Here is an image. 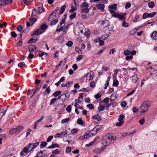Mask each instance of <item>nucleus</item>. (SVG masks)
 <instances>
[{"instance_id": "9d476101", "label": "nucleus", "mask_w": 157, "mask_h": 157, "mask_svg": "<svg viewBox=\"0 0 157 157\" xmlns=\"http://www.w3.org/2000/svg\"><path fill=\"white\" fill-rule=\"evenodd\" d=\"M96 6L98 9L100 10H101V12H103L104 11L105 6L104 4H98L96 5Z\"/></svg>"}, {"instance_id": "7c9ffc66", "label": "nucleus", "mask_w": 157, "mask_h": 157, "mask_svg": "<svg viewBox=\"0 0 157 157\" xmlns=\"http://www.w3.org/2000/svg\"><path fill=\"white\" fill-rule=\"evenodd\" d=\"M86 77L87 78V80L88 79L89 81L93 79V77L91 73H88L86 74Z\"/></svg>"}, {"instance_id": "6e6552de", "label": "nucleus", "mask_w": 157, "mask_h": 157, "mask_svg": "<svg viewBox=\"0 0 157 157\" xmlns=\"http://www.w3.org/2000/svg\"><path fill=\"white\" fill-rule=\"evenodd\" d=\"M47 152L45 150L40 151L37 153V157H43L47 155Z\"/></svg>"}, {"instance_id": "69168bd1", "label": "nucleus", "mask_w": 157, "mask_h": 157, "mask_svg": "<svg viewBox=\"0 0 157 157\" xmlns=\"http://www.w3.org/2000/svg\"><path fill=\"white\" fill-rule=\"evenodd\" d=\"M130 54V51L127 49H126L124 51V54L126 56H128Z\"/></svg>"}, {"instance_id": "412c9836", "label": "nucleus", "mask_w": 157, "mask_h": 157, "mask_svg": "<svg viewBox=\"0 0 157 157\" xmlns=\"http://www.w3.org/2000/svg\"><path fill=\"white\" fill-rule=\"evenodd\" d=\"M66 8V6L65 5H63L60 8L59 10V13L60 14H62L64 11H65V9Z\"/></svg>"}, {"instance_id": "37998d69", "label": "nucleus", "mask_w": 157, "mask_h": 157, "mask_svg": "<svg viewBox=\"0 0 157 157\" xmlns=\"http://www.w3.org/2000/svg\"><path fill=\"white\" fill-rule=\"evenodd\" d=\"M108 37V35L106 34H104L102 35L101 37H100L103 40H105Z\"/></svg>"}, {"instance_id": "423d86ee", "label": "nucleus", "mask_w": 157, "mask_h": 157, "mask_svg": "<svg viewBox=\"0 0 157 157\" xmlns=\"http://www.w3.org/2000/svg\"><path fill=\"white\" fill-rule=\"evenodd\" d=\"M29 49L30 52H36L38 50L37 48L33 45H30L29 46Z\"/></svg>"}, {"instance_id": "c9c22d12", "label": "nucleus", "mask_w": 157, "mask_h": 157, "mask_svg": "<svg viewBox=\"0 0 157 157\" xmlns=\"http://www.w3.org/2000/svg\"><path fill=\"white\" fill-rule=\"evenodd\" d=\"M136 32V28L131 29L129 33V34L131 35H132L135 34Z\"/></svg>"}, {"instance_id": "09e8293b", "label": "nucleus", "mask_w": 157, "mask_h": 157, "mask_svg": "<svg viewBox=\"0 0 157 157\" xmlns=\"http://www.w3.org/2000/svg\"><path fill=\"white\" fill-rule=\"evenodd\" d=\"M71 9L69 10V12L70 13H73L77 10V8H75L73 6H71Z\"/></svg>"}, {"instance_id": "052dcab7", "label": "nucleus", "mask_w": 157, "mask_h": 157, "mask_svg": "<svg viewBox=\"0 0 157 157\" xmlns=\"http://www.w3.org/2000/svg\"><path fill=\"white\" fill-rule=\"evenodd\" d=\"M89 90V88H82L81 89H80L79 91L81 92H88Z\"/></svg>"}, {"instance_id": "cd10ccee", "label": "nucleus", "mask_w": 157, "mask_h": 157, "mask_svg": "<svg viewBox=\"0 0 157 157\" xmlns=\"http://www.w3.org/2000/svg\"><path fill=\"white\" fill-rule=\"evenodd\" d=\"M37 39L31 38L30 40L28 41V44H32L35 43L37 41Z\"/></svg>"}, {"instance_id": "e2e57ef3", "label": "nucleus", "mask_w": 157, "mask_h": 157, "mask_svg": "<svg viewBox=\"0 0 157 157\" xmlns=\"http://www.w3.org/2000/svg\"><path fill=\"white\" fill-rule=\"evenodd\" d=\"M60 152V151L58 149H56L55 150H54L52 153L54 154H59Z\"/></svg>"}, {"instance_id": "774afa93", "label": "nucleus", "mask_w": 157, "mask_h": 157, "mask_svg": "<svg viewBox=\"0 0 157 157\" xmlns=\"http://www.w3.org/2000/svg\"><path fill=\"white\" fill-rule=\"evenodd\" d=\"M145 122L144 118L143 117L139 121V123L141 125H143Z\"/></svg>"}, {"instance_id": "ddd939ff", "label": "nucleus", "mask_w": 157, "mask_h": 157, "mask_svg": "<svg viewBox=\"0 0 157 157\" xmlns=\"http://www.w3.org/2000/svg\"><path fill=\"white\" fill-rule=\"evenodd\" d=\"M72 83V81H68L66 84H62L61 86L62 87H70Z\"/></svg>"}, {"instance_id": "864d4df0", "label": "nucleus", "mask_w": 157, "mask_h": 157, "mask_svg": "<svg viewBox=\"0 0 157 157\" xmlns=\"http://www.w3.org/2000/svg\"><path fill=\"white\" fill-rule=\"evenodd\" d=\"M73 43L71 41H68L66 43V45L69 47H71L73 45Z\"/></svg>"}, {"instance_id": "f257e3e1", "label": "nucleus", "mask_w": 157, "mask_h": 157, "mask_svg": "<svg viewBox=\"0 0 157 157\" xmlns=\"http://www.w3.org/2000/svg\"><path fill=\"white\" fill-rule=\"evenodd\" d=\"M150 105L149 101H145L142 104L139 109L141 113H143L147 111Z\"/></svg>"}, {"instance_id": "39448f33", "label": "nucleus", "mask_w": 157, "mask_h": 157, "mask_svg": "<svg viewBox=\"0 0 157 157\" xmlns=\"http://www.w3.org/2000/svg\"><path fill=\"white\" fill-rule=\"evenodd\" d=\"M156 12H154L151 13H144L143 16V19H145L147 17H153L156 14Z\"/></svg>"}, {"instance_id": "680f3d73", "label": "nucleus", "mask_w": 157, "mask_h": 157, "mask_svg": "<svg viewBox=\"0 0 157 157\" xmlns=\"http://www.w3.org/2000/svg\"><path fill=\"white\" fill-rule=\"evenodd\" d=\"M66 110L68 112L70 113L71 111V105H68L66 108Z\"/></svg>"}, {"instance_id": "338daca9", "label": "nucleus", "mask_w": 157, "mask_h": 157, "mask_svg": "<svg viewBox=\"0 0 157 157\" xmlns=\"http://www.w3.org/2000/svg\"><path fill=\"white\" fill-rule=\"evenodd\" d=\"M83 57V56L82 55H79L77 57L76 60L78 61H79Z\"/></svg>"}, {"instance_id": "4be33fe9", "label": "nucleus", "mask_w": 157, "mask_h": 157, "mask_svg": "<svg viewBox=\"0 0 157 157\" xmlns=\"http://www.w3.org/2000/svg\"><path fill=\"white\" fill-rule=\"evenodd\" d=\"M67 58H64L63 61H61L60 62V63L58 65V66L59 67L60 66H62V67H63L64 65L67 60Z\"/></svg>"}, {"instance_id": "72a5a7b5", "label": "nucleus", "mask_w": 157, "mask_h": 157, "mask_svg": "<svg viewBox=\"0 0 157 157\" xmlns=\"http://www.w3.org/2000/svg\"><path fill=\"white\" fill-rule=\"evenodd\" d=\"M117 5L116 4H113V5H109V8L110 9H113L116 10L117 8Z\"/></svg>"}, {"instance_id": "c756f323", "label": "nucleus", "mask_w": 157, "mask_h": 157, "mask_svg": "<svg viewBox=\"0 0 157 157\" xmlns=\"http://www.w3.org/2000/svg\"><path fill=\"white\" fill-rule=\"evenodd\" d=\"M29 21L32 23L31 26H32L33 24L37 21V19L36 18H31L29 19Z\"/></svg>"}, {"instance_id": "3c124183", "label": "nucleus", "mask_w": 157, "mask_h": 157, "mask_svg": "<svg viewBox=\"0 0 157 157\" xmlns=\"http://www.w3.org/2000/svg\"><path fill=\"white\" fill-rule=\"evenodd\" d=\"M75 50L79 54H81L82 53V51L79 47H76L75 48Z\"/></svg>"}, {"instance_id": "20e7f679", "label": "nucleus", "mask_w": 157, "mask_h": 157, "mask_svg": "<svg viewBox=\"0 0 157 157\" xmlns=\"http://www.w3.org/2000/svg\"><path fill=\"white\" fill-rule=\"evenodd\" d=\"M39 142H36L33 144L29 143L28 144L27 147L29 149V151L33 150L35 148H36L39 145Z\"/></svg>"}, {"instance_id": "de8ad7c7", "label": "nucleus", "mask_w": 157, "mask_h": 157, "mask_svg": "<svg viewBox=\"0 0 157 157\" xmlns=\"http://www.w3.org/2000/svg\"><path fill=\"white\" fill-rule=\"evenodd\" d=\"M124 118V116L123 114H121L120 115L118 120L119 121H124L123 120Z\"/></svg>"}, {"instance_id": "0eeeda50", "label": "nucleus", "mask_w": 157, "mask_h": 157, "mask_svg": "<svg viewBox=\"0 0 157 157\" xmlns=\"http://www.w3.org/2000/svg\"><path fill=\"white\" fill-rule=\"evenodd\" d=\"M44 32V31H41L40 29H38L34 31L33 33H32L31 35L32 36H38L43 33Z\"/></svg>"}, {"instance_id": "4468645a", "label": "nucleus", "mask_w": 157, "mask_h": 157, "mask_svg": "<svg viewBox=\"0 0 157 157\" xmlns=\"http://www.w3.org/2000/svg\"><path fill=\"white\" fill-rule=\"evenodd\" d=\"M102 25L105 28L109 27V21L106 20L103 21L102 22Z\"/></svg>"}, {"instance_id": "1a4fd4ad", "label": "nucleus", "mask_w": 157, "mask_h": 157, "mask_svg": "<svg viewBox=\"0 0 157 157\" xmlns=\"http://www.w3.org/2000/svg\"><path fill=\"white\" fill-rule=\"evenodd\" d=\"M130 79L132 83H136L138 80L137 75L135 73L133 76L130 77Z\"/></svg>"}, {"instance_id": "f8f14e48", "label": "nucleus", "mask_w": 157, "mask_h": 157, "mask_svg": "<svg viewBox=\"0 0 157 157\" xmlns=\"http://www.w3.org/2000/svg\"><path fill=\"white\" fill-rule=\"evenodd\" d=\"M33 0H21L22 4H25L26 5L30 4L33 2Z\"/></svg>"}, {"instance_id": "4c0bfd02", "label": "nucleus", "mask_w": 157, "mask_h": 157, "mask_svg": "<svg viewBox=\"0 0 157 157\" xmlns=\"http://www.w3.org/2000/svg\"><path fill=\"white\" fill-rule=\"evenodd\" d=\"M47 144V143L45 141H43L41 142L40 145V148H42L44 147H45Z\"/></svg>"}, {"instance_id": "9b49d317", "label": "nucleus", "mask_w": 157, "mask_h": 157, "mask_svg": "<svg viewBox=\"0 0 157 157\" xmlns=\"http://www.w3.org/2000/svg\"><path fill=\"white\" fill-rule=\"evenodd\" d=\"M151 75L153 78L157 81V71L154 70L151 73Z\"/></svg>"}, {"instance_id": "5fc2aeb1", "label": "nucleus", "mask_w": 157, "mask_h": 157, "mask_svg": "<svg viewBox=\"0 0 157 157\" xmlns=\"http://www.w3.org/2000/svg\"><path fill=\"white\" fill-rule=\"evenodd\" d=\"M122 26L125 27H128V24L124 21L122 24Z\"/></svg>"}, {"instance_id": "49530a36", "label": "nucleus", "mask_w": 157, "mask_h": 157, "mask_svg": "<svg viewBox=\"0 0 157 157\" xmlns=\"http://www.w3.org/2000/svg\"><path fill=\"white\" fill-rule=\"evenodd\" d=\"M70 120V118H69L63 119L62 120L61 123L62 124H64L65 123L68 122Z\"/></svg>"}, {"instance_id": "aec40b11", "label": "nucleus", "mask_w": 157, "mask_h": 157, "mask_svg": "<svg viewBox=\"0 0 157 157\" xmlns=\"http://www.w3.org/2000/svg\"><path fill=\"white\" fill-rule=\"evenodd\" d=\"M17 133L16 128H13L10 129L9 133L10 135H13L14 134Z\"/></svg>"}, {"instance_id": "13d9d810", "label": "nucleus", "mask_w": 157, "mask_h": 157, "mask_svg": "<svg viewBox=\"0 0 157 157\" xmlns=\"http://www.w3.org/2000/svg\"><path fill=\"white\" fill-rule=\"evenodd\" d=\"M81 10L82 12L86 13L89 11V9H88L87 8H82L81 9Z\"/></svg>"}, {"instance_id": "dca6fc26", "label": "nucleus", "mask_w": 157, "mask_h": 157, "mask_svg": "<svg viewBox=\"0 0 157 157\" xmlns=\"http://www.w3.org/2000/svg\"><path fill=\"white\" fill-rule=\"evenodd\" d=\"M113 86H115V87L119 85V82L117 80V77H116V78H114V77H113Z\"/></svg>"}, {"instance_id": "5701e85b", "label": "nucleus", "mask_w": 157, "mask_h": 157, "mask_svg": "<svg viewBox=\"0 0 157 157\" xmlns=\"http://www.w3.org/2000/svg\"><path fill=\"white\" fill-rule=\"evenodd\" d=\"M17 133H19L21 131L24 129V127L21 126H18L16 128Z\"/></svg>"}, {"instance_id": "c85d7f7f", "label": "nucleus", "mask_w": 157, "mask_h": 157, "mask_svg": "<svg viewBox=\"0 0 157 157\" xmlns=\"http://www.w3.org/2000/svg\"><path fill=\"white\" fill-rule=\"evenodd\" d=\"M58 20L57 19H55L53 20L51 22L50 25L51 26H52L53 25H55L58 22Z\"/></svg>"}, {"instance_id": "f3484780", "label": "nucleus", "mask_w": 157, "mask_h": 157, "mask_svg": "<svg viewBox=\"0 0 157 157\" xmlns=\"http://www.w3.org/2000/svg\"><path fill=\"white\" fill-rule=\"evenodd\" d=\"M109 10L113 17H117L118 14L116 13L114 10L112 9H109Z\"/></svg>"}, {"instance_id": "6e6d98bb", "label": "nucleus", "mask_w": 157, "mask_h": 157, "mask_svg": "<svg viewBox=\"0 0 157 157\" xmlns=\"http://www.w3.org/2000/svg\"><path fill=\"white\" fill-rule=\"evenodd\" d=\"M57 99H56V98H54L52 99L51 101V102L50 103V105H52L54 103H55L56 102V101H57Z\"/></svg>"}, {"instance_id": "473e14b6", "label": "nucleus", "mask_w": 157, "mask_h": 157, "mask_svg": "<svg viewBox=\"0 0 157 157\" xmlns=\"http://www.w3.org/2000/svg\"><path fill=\"white\" fill-rule=\"evenodd\" d=\"M61 94V92L60 91L58 90L55 92L53 94V96L55 97H57L59 95Z\"/></svg>"}, {"instance_id": "a211bd4d", "label": "nucleus", "mask_w": 157, "mask_h": 157, "mask_svg": "<svg viewBox=\"0 0 157 157\" xmlns=\"http://www.w3.org/2000/svg\"><path fill=\"white\" fill-rule=\"evenodd\" d=\"M93 119L96 120L98 121H100L101 120V117L98 114L93 116Z\"/></svg>"}, {"instance_id": "603ef678", "label": "nucleus", "mask_w": 157, "mask_h": 157, "mask_svg": "<svg viewBox=\"0 0 157 157\" xmlns=\"http://www.w3.org/2000/svg\"><path fill=\"white\" fill-rule=\"evenodd\" d=\"M86 106L89 107L90 109H94V105L91 104L87 105Z\"/></svg>"}, {"instance_id": "a878e982", "label": "nucleus", "mask_w": 157, "mask_h": 157, "mask_svg": "<svg viewBox=\"0 0 157 157\" xmlns=\"http://www.w3.org/2000/svg\"><path fill=\"white\" fill-rule=\"evenodd\" d=\"M12 2V0H5L2 2L3 5L7 4H10Z\"/></svg>"}, {"instance_id": "a19ab883", "label": "nucleus", "mask_w": 157, "mask_h": 157, "mask_svg": "<svg viewBox=\"0 0 157 157\" xmlns=\"http://www.w3.org/2000/svg\"><path fill=\"white\" fill-rule=\"evenodd\" d=\"M85 136H86V138H87L88 137L91 136H92V133L90 131H88L86 133V134L84 135Z\"/></svg>"}, {"instance_id": "b1692460", "label": "nucleus", "mask_w": 157, "mask_h": 157, "mask_svg": "<svg viewBox=\"0 0 157 157\" xmlns=\"http://www.w3.org/2000/svg\"><path fill=\"white\" fill-rule=\"evenodd\" d=\"M113 71L115 72V73L113 74V77H114V78H115L118 74V72L121 71V70L120 69H116L114 70Z\"/></svg>"}, {"instance_id": "79ce46f5", "label": "nucleus", "mask_w": 157, "mask_h": 157, "mask_svg": "<svg viewBox=\"0 0 157 157\" xmlns=\"http://www.w3.org/2000/svg\"><path fill=\"white\" fill-rule=\"evenodd\" d=\"M76 12H74L73 13L71 14L69 17L70 19L71 20L74 19L76 17Z\"/></svg>"}, {"instance_id": "0e129e2a", "label": "nucleus", "mask_w": 157, "mask_h": 157, "mask_svg": "<svg viewBox=\"0 0 157 157\" xmlns=\"http://www.w3.org/2000/svg\"><path fill=\"white\" fill-rule=\"evenodd\" d=\"M119 122L116 123V125L117 126H121L122 124L124 123V121H119Z\"/></svg>"}, {"instance_id": "58836bf2", "label": "nucleus", "mask_w": 157, "mask_h": 157, "mask_svg": "<svg viewBox=\"0 0 157 157\" xmlns=\"http://www.w3.org/2000/svg\"><path fill=\"white\" fill-rule=\"evenodd\" d=\"M56 40H57V42L59 43H62L63 40V39L61 37H57Z\"/></svg>"}, {"instance_id": "7ed1b4c3", "label": "nucleus", "mask_w": 157, "mask_h": 157, "mask_svg": "<svg viewBox=\"0 0 157 157\" xmlns=\"http://www.w3.org/2000/svg\"><path fill=\"white\" fill-rule=\"evenodd\" d=\"M44 10V9L43 8L42 5L39 7H37L36 8L34 9L31 14V16L33 17L36 16L38 13H41Z\"/></svg>"}, {"instance_id": "bb28decb", "label": "nucleus", "mask_w": 157, "mask_h": 157, "mask_svg": "<svg viewBox=\"0 0 157 157\" xmlns=\"http://www.w3.org/2000/svg\"><path fill=\"white\" fill-rule=\"evenodd\" d=\"M98 40H99V45L100 46H102L104 44V42L103 40H102L100 37L98 38Z\"/></svg>"}, {"instance_id": "393cba45", "label": "nucleus", "mask_w": 157, "mask_h": 157, "mask_svg": "<svg viewBox=\"0 0 157 157\" xmlns=\"http://www.w3.org/2000/svg\"><path fill=\"white\" fill-rule=\"evenodd\" d=\"M48 27V26L47 25L45 24H44L41 25L40 29H41V31H42L46 29Z\"/></svg>"}, {"instance_id": "a18cd8bd", "label": "nucleus", "mask_w": 157, "mask_h": 157, "mask_svg": "<svg viewBox=\"0 0 157 157\" xmlns=\"http://www.w3.org/2000/svg\"><path fill=\"white\" fill-rule=\"evenodd\" d=\"M77 123L78 124L81 125H82L83 124L82 120V119L80 118H79L78 119Z\"/></svg>"}, {"instance_id": "2eb2a0df", "label": "nucleus", "mask_w": 157, "mask_h": 157, "mask_svg": "<svg viewBox=\"0 0 157 157\" xmlns=\"http://www.w3.org/2000/svg\"><path fill=\"white\" fill-rule=\"evenodd\" d=\"M152 39L154 40H156L157 39V32L154 31L152 32L151 35Z\"/></svg>"}, {"instance_id": "4d7b16f0", "label": "nucleus", "mask_w": 157, "mask_h": 157, "mask_svg": "<svg viewBox=\"0 0 157 157\" xmlns=\"http://www.w3.org/2000/svg\"><path fill=\"white\" fill-rule=\"evenodd\" d=\"M117 18H119L120 20H123L125 19V17L123 15L118 14V16Z\"/></svg>"}, {"instance_id": "f704fd0d", "label": "nucleus", "mask_w": 157, "mask_h": 157, "mask_svg": "<svg viewBox=\"0 0 157 157\" xmlns=\"http://www.w3.org/2000/svg\"><path fill=\"white\" fill-rule=\"evenodd\" d=\"M148 5L149 7L152 8L155 6V3L151 1L148 3Z\"/></svg>"}, {"instance_id": "e433bc0d", "label": "nucleus", "mask_w": 157, "mask_h": 157, "mask_svg": "<svg viewBox=\"0 0 157 157\" xmlns=\"http://www.w3.org/2000/svg\"><path fill=\"white\" fill-rule=\"evenodd\" d=\"M59 7H57L56 9L53 12H52V13L50 15V16L51 15H54V16H56V13L57 11L59 10Z\"/></svg>"}, {"instance_id": "ea45409f", "label": "nucleus", "mask_w": 157, "mask_h": 157, "mask_svg": "<svg viewBox=\"0 0 157 157\" xmlns=\"http://www.w3.org/2000/svg\"><path fill=\"white\" fill-rule=\"evenodd\" d=\"M81 6L82 8H88L89 6V5L86 2H84L82 4Z\"/></svg>"}, {"instance_id": "2f4dec72", "label": "nucleus", "mask_w": 157, "mask_h": 157, "mask_svg": "<svg viewBox=\"0 0 157 157\" xmlns=\"http://www.w3.org/2000/svg\"><path fill=\"white\" fill-rule=\"evenodd\" d=\"M51 91V90L50 89V86L47 87L44 92V94L45 95L49 94Z\"/></svg>"}, {"instance_id": "bf43d9fd", "label": "nucleus", "mask_w": 157, "mask_h": 157, "mask_svg": "<svg viewBox=\"0 0 157 157\" xmlns=\"http://www.w3.org/2000/svg\"><path fill=\"white\" fill-rule=\"evenodd\" d=\"M65 22V21L64 19H62V20L61 21L57 27V28H58L59 27L61 26L63 24H64Z\"/></svg>"}, {"instance_id": "c03bdc74", "label": "nucleus", "mask_w": 157, "mask_h": 157, "mask_svg": "<svg viewBox=\"0 0 157 157\" xmlns=\"http://www.w3.org/2000/svg\"><path fill=\"white\" fill-rule=\"evenodd\" d=\"M105 149V147H101L98 149L97 150V154H99L101 153V152L103 151Z\"/></svg>"}, {"instance_id": "6ab92c4d", "label": "nucleus", "mask_w": 157, "mask_h": 157, "mask_svg": "<svg viewBox=\"0 0 157 157\" xmlns=\"http://www.w3.org/2000/svg\"><path fill=\"white\" fill-rule=\"evenodd\" d=\"M65 77H62L58 82L55 83V85L57 86H58L60 85L62 82H63L65 80Z\"/></svg>"}, {"instance_id": "8fccbe9b", "label": "nucleus", "mask_w": 157, "mask_h": 157, "mask_svg": "<svg viewBox=\"0 0 157 157\" xmlns=\"http://www.w3.org/2000/svg\"><path fill=\"white\" fill-rule=\"evenodd\" d=\"M90 132L92 133V136L95 135L98 132L94 128Z\"/></svg>"}, {"instance_id": "f03ea898", "label": "nucleus", "mask_w": 157, "mask_h": 157, "mask_svg": "<svg viewBox=\"0 0 157 157\" xmlns=\"http://www.w3.org/2000/svg\"><path fill=\"white\" fill-rule=\"evenodd\" d=\"M112 137L109 134H107L103 138L102 143L105 147L108 146L111 143Z\"/></svg>"}]
</instances>
